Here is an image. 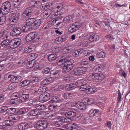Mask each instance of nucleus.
Listing matches in <instances>:
<instances>
[{
  "label": "nucleus",
  "mask_w": 130,
  "mask_h": 130,
  "mask_svg": "<svg viewBox=\"0 0 130 130\" xmlns=\"http://www.w3.org/2000/svg\"><path fill=\"white\" fill-rule=\"evenodd\" d=\"M8 118L11 120L5 121L3 123V126L0 125V129L7 130V126H11L13 124L14 122L12 120H17L20 118L19 116L16 115L10 116Z\"/></svg>",
  "instance_id": "obj_1"
},
{
  "label": "nucleus",
  "mask_w": 130,
  "mask_h": 130,
  "mask_svg": "<svg viewBox=\"0 0 130 130\" xmlns=\"http://www.w3.org/2000/svg\"><path fill=\"white\" fill-rule=\"evenodd\" d=\"M86 67H80L74 68L73 71L74 74L76 76L81 75L85 74L86 72Z\"/></svg>",
  "instance_id": "obj_2"
},
{
  "label": "nucleus",
  "mask_w": 130,
  "mask_h": 130,
  "mask_svg": "<svg viewBox=\"0 0 130 130\" xmlns=\"http://www.w3.org/2000/svg\"><path fill=\"white\" fill-rule=\"evenodd\" d=\"M47 122L46 120H40L37 123L36 126V128L39 130H43L48 125Z\"/></svg>",
  "instance_id": "obj_3"
},
{
  "label": "nucleus",
  "mask_w": 130,
  "mask_h": 130,
  "mask_svg": "<svg viewBox=\"0 0 130 130\" xmlns=\"http://www.w3.org/2000/svg\"><path fill=\"white\" fill-rule=\"evenodd\" d=\"M85 38H87L89 41L91 42H96L99 39V37L93 32L86 35Z\"/></svg>",
  "instance_id": "obj_4"
},
{
  "label": "nucleus",
  "mask_w": 130,
  "mask_h": 130,
  "mask_svg": "<svg viewBox=\"0 0 130 130\" xmlns=\"http://www.w3.org/2000/svg\"><path fill=\"white\" fill-rule=\"evenodd\" d=\"M67 108H64L61 109L60 112L61 114L65 115L67 117H73L76 115L75 112L70 111L68 112L66 111Z\"/></svg>",
  "instance_id": "obj_5"
},
{
  "label": "nucleus",
  "mask_w": 130,
  "mask_h": 130,
  "mask_svg": "<svg viewBox=\"0 0 130 130\" xmlns=\"http://www.w3.org/2000/svg\"><path fill=\"white\" fill-rule=\"evenodd\" d=\"M3 12L6 14L9 12L11 8V4L9 1H6L3 3L1 6Z\"/></svg>",
  "instance_id": "obj_6"
},
{
  "label": "nucleus",
  "mask_w": 130,
  "mask_h": 130,
  "mask_svg": "<svg viewBox=\"0 0 130 130\" xmlns=\"http://www.w3.org/2000/svg\"><path fill=\"white\" fill-rule=\"evenodd\" d=\"M18 126L20 130H25L29 128H31L32 127L31 123L22 122L18 124Z\"/></svg>",
  "instance_id": "obj_7"
},
{
  "label": "nucleus",
  "mask_w": 130,
  "mask_h": 130,
  "mask_svg": "<svg viewBox=\"0 0 130 130\" xmlns=\"http://www.w3.org/2000/svg\"><path fill=\"white\" fill-rule=\"evenodd\" d=\"M21 43V40L18 38H15L10 41V47L15 48L18 46Z\"/></svg>",
  "instance_id": "obj_8"
},
{
  "label": "nucleus",
  "mask_w": 130,
  "mask_h": 130,
  "mask_svg": "<svg viewBox=\"0 0 130 130\" xmlns=\"http://www.w3.org/2000/svg\"><path fill=\"white\" fill-rule=\"evenodd\" d=\"M73 65L71 60H68L64 65V67L63 69V72H67L73 69Z\"/></svg>",
  "instance_id": "obj_9"
},
{
  "label": "nucleus",
  "mask_w": 130,
  "mask_h": 130,
  "mask_svg": "<svg viewBox=\"0 0 130 130\" xmlns=\"http://www.w3.org/2000/svg\"><path fill=\"white\" fill-rule=\"evenodd\" d=\"M62 127L68 130H72L78 128V125L75 123H69L66 125H63Z\"/></svg>",
  "instance_id": "obj_10"
},
{
  "label": "nucleus",
  "mask_w": 130,
  "mask_h": 130,
  "mask_svg": "<svg viewBox=\"0 0 130 130\" xmlns=\"http://www.w3.org/2000/svg\"><path fill=\"white\" fill-rule=\"evenodd\" d=\"M50 98V94L49 93H45L40 96L39 98V101L40 102L43 103L47 101Z\"/></svg>",
  "instance_id": "obj_11"
},
{
  "label": "nucleus",
  "mask_w": 130,
  "mask_h": 130,
  "mask_svg": "<svg viewBox=\"0 0 130 130\" xmlns=\"http://www.w3.org/2000/svg\"><path fill=\"white\" fill-rule=\"evenodd\" d=\"M80 91H85L86 93L87 94L90 93L92 90V89H90V86L88 85L84 84L79 87Z\"/></svg>",
  "instance_id": "obj_12"
},
{
  "label": "nucleus",
  "mask_w": 130,
  "mask_h": 130,
  "mask_svg": "<svg viewBox=\"0 0 130 130\" xmlns=\"http://www.w3.org/2000/svg\"><path fill=\"white\" fill-rule=\"evenodd\" d=\"M32 11V8H27L23 13V16L25 18L30 17L33 15Z\"/></svg>",
  "instance_id": "obj_13"
},
{
  "label": "nucleus",
  "mask_w": 130,
  "mask_h": 130,
  "mask_svg": "<svg viewBox=\"0 0 130 130\" xmlns=\"http://www.w3.org/2000/svg\"><path fill=\"white\" fill-rule=\"evenodd\" d=\"M41 5V2L40 1H31L29 4V7L27 8H29L32 9V11L33 10V7H37L40 6Z\"/></svg>",
  "instance_id": "obj_14"
},
{
  "label": "nucleus",
  "mask_w": 130,
  "mask_h": 130,
  "mask_svg": "<svg viewBox=\"0 0 130 130\" xmlns=\"http://www.w3.org/2000/svg\"><path fill=\"white\" fill-rule=\"evenodd\" d=\"M63 7V6L61 4L57 3L56 4L55 6L51 9L53 13H57L59 12L61 10Z\"/></svg>",
  "instance_id": "obj_15"
},
{
  "label": "nucleus",
  "mask_w": 130,
  "mask_h": 130,
  "mask_svg": "<svg viewBox=\"0 0 130 130\" xmlns=\"http://www.w3.org/2000/svg\"><path fill=\"white\" fill-rule=\"evenodd\" d=\"M83 25L78 22L74 23L71 26L74 32H75L76 30H78L80 27L84 28Z\"/></svg>",
  "instance_id": "obj_16"
},
{
  "label": "nucleus",
  "mask_w": 130,
  "mask_h": 130,
  "mask_svg": "<svg viewBox=\"0 0 130 130\" xmlns=\"http://www.w3.org/2000/svg\"><path fill=\"white\" fill-rule=\"evenodd\" d=\"M74 106L82 110H85L86 108V105L83 103L80 102H74Z\"/></svg>",
  "instance_id": "obj_17"
},
{
  "label": "nucleus",
  "mask_w": 130,
  "mask_h": 130,
  "mask_svg": "<svg viewBox=\"0 0 130 130\" xmlns=\"http://www.w3.org/2000/svg\"><path fill=\"white\" fill-rule=\"evenodd\" d=\"M21 32V28L19 27H17L13 28L11 31L10 34L13 36H15L20 34Z\"/></svg>",
  "instance_id": "obj_18"
},
{
  "label": "nucleus",
  "mask_w": 130,
  "mask_h": 130,
  "mask_svg": "<svg viewBox=\"0 0 130 130\" xmlns=\"http://www.w3.org/2000/svg\"><path fill=\"white\" fill-rule=\"evenodd\" d=\"M20 15L19 13L14 15L10 19L11 25H14L17 23L18 21Z\"/></svg>",
  "instance_id": "obj_19"
},
{
  "label": "nucleus",
  "mask_w": 130,
  "mask_h": 130,
  "mask_svg": "<svg viewBox=\"0 0 130 130\" xmlns=\"http://www.w3.org/2000/svg\"><path fill=\"white\" fill-rule=\"evenodd\" d=\"M103 75L102 74H94L93 81L95 82H98L101 81L102 79H103Z\"/></svg>",
  "instance_id": "obj_20"
},
{
  "label": "nucleus",
  "mask_w": 130,
  "mask_h": 130,
  "mask_svg": "<svg viewBox=\"0 0 130 130\" xmlns=\"http://www.w3.org/2000/svg\"><path fill=\"white\" fill-rule=\"evenodd\" d=\"M22 79V77L20 76H15L12 77L10 79L11 82L16 83L20 82Z\"/></svg>",
  "instance_id": "obj_21"
},
{
  "label": "nucleus",
  "mask_w": 130,
  "mask_h": 130,
  "mask_svg": "<svg viewBox=\"0 0 130 130\" xmlns=\"http://www.w3.org/2000/svg\"><path fill=\"white\" fill-rule=\"evenodd\" d=\"M36 102L34 101L31 103L32 105L34 106L35 108L39 110H43L45 108L44 105H42L40 104H36Z\"/></svg>",
  "instance_id": "obj_22"
},
{
  "label": "nucleus",
  "mask_w": 130,
  "mask_h": 130,
  "mask_svg": "<svg viewBox=\"0 0 130 130\" xmlns=\"http://www.w3.org/2000/svg\"><path fill=\"white\" fill-rule=\"evenodd\" d=\"M77 87L76 83H71L67 84L65 87L66 89L67 90H72Z\"/></svg>",
  "instance_id": "obj_23"
},
{
  "label": "nucleus",
  "mask_w": 130,
  "mask_h": 130,
  "mask_svg": "<svg viewBox=\"0 0 130 130\" xmlns=\"http://www.w3.org/2000/svg\"><path fill=\"white\" fill-rule=\"evenodd\" d=\"M41 21L40 19L37 20L33 22L32 24V26L34 29L38 28L40 26Z\"/></svg>",
  "instance_id": "obj_24"
},
{
  "label": "nucleus",
  "mask_w": 130,
  "mask_h": 130,
  "mask_svg": "<svg viewBox=\"0 0 130 130\" xmlns=\"http://www.w3.org/2000/svg\"><path fill=\"white\" fill-rule=\"evenodd\" d=\"M58 75V71L56 70H53L50 72L51 78V79H55L57 77Z\"/></svg>",
  "instance_id": "obj_25"
},
{
  "label": "nucleus",
  "mask_w": 130,
  "mask_h": 130,
  "mask_svg": "<svg viewBox=\"0 0 130 130\" xmlns=\"http://www.w3.org/2000/svg\"><path fill=\"white\" fill-rule=\"evenodd\" d=\"M29 94H25L24 92L21 95L20 99L22 102H25L27 101L29 98Z\"/></svg>",
  "instance_id": "obj_26"
},
{
  "label": "nucleus",
  "mask_w": 130,
  "mask_h": 130,
  "mask_svg": "<svg viewBox=\"0 0 130 130\" xmlns=\"http://www.w3.org/2000/svg\"><path fill=\"white\" fill-rule=\"evenodd\" d=\"M73 17L71 15L67 16L64 18L63 21L64 23L68 24L72 21Z\"/></svg>",
  "instance_id": "obj_27"
},
{
  "label": "nucleus",
  "mask_w": 130,
  "mask_h": 130,
  "mask_svg": "<svg viewBox=\"0 0 130 130\" xmlns=\"http://www.w3.org/2000/svg\"><path fill=\"white\" fill-rule=\"evenodd\" d=\"M61 99H60L59 97L57 96H54L53 97L51 100L49 101V102L51 103H59L61 102Z\"/></svg>",
  "instance_id": "obj_28"
},
{
  "label": "nucleus",
  "mask_w": 130,
  "mask_h": 130,
  "mask_svg": "<svg viewBox=\"0 0 130 130\" xmlns=\"http://www.w3.org/2000/svg\"><path fill=\"white\" fill-rule=\"evenodd\" d=\"M99 111V110L98 109H92L89 111V115L90 116L92 117L95 116Z\"/></svg>",
  "instance_id": "obj_29"
},
{
  "label": "nucleus",
  "mask_w": 130,
  "mask_h": 130,
  "mask_svg": "<svg viewBox=\"0 0 130 130\" xmlns=\"http://www.w3.org/2000/svg\"><path fill=\"white\" fill-rule=\"evenodd\" d=\"M57 57V55L55 54H52L48 55V59L50 62L55 60Z\"/></svg>",
  "instance_id": "obj_30"
},
{
  "label": "nucleus",
  "mask_w": 130,
  "mask_h": 130,
  "mask_svg": "<svg viewBox=\"0 0 130 130\" xmlns=\"http://www.w3.org/2000/svg\"><path fill=\"white\" fill-rule=\"evenodd\" d=\"M64 80L67 82H72L74 80V77L72 76L66 75L63 77Z\"/></svg>",
  "instance_id": "obj_31"
},
{
  "label": "nucleus",
  "mask_w": 130,
  "mask_h": 130,
  "mask_svg": "<svg viewBox=\"0 0 130 130\" xmlns=\"http://www.w3.org/2000/svg\"><path fill=\"white\" fill-rule=\"evenodd\" d=\"M15 73L14 72H10L6 74L4 76V78L7 80H8Z\"/></svg>",
  "instance_id": "obj_32"
},
{
  "label": "nucleus",
  "mask_w": 130,
  "mask_h": 130,
  "mask_svg": "<svg viewBox=\"0 0 130 130\" xmlns=\"http://www.w3.org/2000/svg\"><path fill=\"white\" fill-rule=\"evenodd\" d=\"M28 111V109L27 108H23L18 110L17 111V112L18 115H21L26 113Z\"/></svg>",
  "instance_id": "obj_33"
},
{
  "label": "nucleus",
  "mask_w": 130,
  "mask_h": 130,
  "mask_svg": "<svg viewBox=\"0 0 130 130\" xmlns=\"http://www.w3.org/2000/svg\"><path fill=\"white\" fill-rule=\"evenodd\" d=\"M83 50L82 48H80L77 50L75 51L73 53V56L77 57L83 52Z\"/></svg>",
  "instance_id": "obj_34"
},
{
  "label": "nucleus",
  "mask_w": 130,
  "mask_h": 130,
  "mask_svg": "<svg viewBox=\"0 0 130 130\" xmlns=\"http://www.w3.org/2000/svg\"><path fill=\"white\" fill-rule=\"evenodd\" d=\"M37 114V118L38 119H41L43 118L46 114V112L44 111H38Z\"/></svg>",
  "instance_id": "obj_35"
},
{
  "label": "nucleus",
  "mask_w": 130,
  "mask_h": 130,
  "mask_svg": "<svg viewBox=\"0 0 130 130\" xmlns=\"http://www.w3.org/2000/svg\"><path fill=\"white\" fill-rule=\"evenodd\" d=\"M29 35L31 37L32 40L34 41V42H37L38 41L39 39L37 37V34L35 32H31L30 33Z\"/></svg>",
  "instance_id": "obj_36"
},
{
  "label": "nucleus",
  "mask_w": 130,
  "mask_h": 130,
  "mask_svg": "<svg viewBox=\"0 0 130 130\" xmlns=\"http://www.w3.org/2000/svg\"><path fill=\"white\" fill-rule=\"evenodd\" d=\"M86 81L84 79H82L78 80L75 83L77 87H80L84 84H85Z\"/></svg>",
  "instance_id": "obj_37"
},
{
  "label": "nucleus",
  "mask_w": 130,
  "mask_h": 130,
  "mask_svg": "<svg viewBox=\"0 0 130 130\" xmlns=\"http://www.w3.org/2000/svg\"><path fill=\"white\" fill-rule=\"evenodd\" d=\"M68 60L65 58L58 60L57 61V64L58 66L64 65Z\"/></svg>",
  "instance_id": "obj_38"
},
{
  "label": "nucleus",
  "mask_w": 130,
  "mask_h": 130,
  "mask_svg": "<svg viewBox=\"0 0 130 130\" xmlns=\"http://www.w3.org/2000/svg\"><path fill=\"white\" fill-rule=\"evenodd\" d=\"M16 111V109L15 108H11L7 109L6 108V113L8 115L14 114Z\"/></svg>",
  "instance_id": "obj_39"
},
{
  "label": "nucleus",
  "mask_w": 130,
  "mask_h": 130,
  "mask_svg": "<svg viewBox=\"0 0 130 130\" xmlns=\"http://www.w3.org/2000/svg\"><path fill=\"white\" fill-rule=\"evenodd\" d=\"M30 83V81L25 80L21 82L20 84V85L22 87H24L29 85Z\"/></svg>",
  "instance_id": "obj_40"
},
{
  "label": "nucleus",
  "mask_w": 130,
  "mask_h": 130,
  "mask_svg": "<svg viewBox=\"0 0 130 130\" xmlns=\"http://www.w3.org/2000/svg\"><path fill=\"white\" fill-rule=\"evenodd\" d=\"M10 41L8 39H6L2 41L1 43V46L4 47L9 45L10 46Z\"/></svg>",
  "instance_id": "obj_41"
},
{
  "label": "nucleus",
  "mask_w": 130,
  "mask_h": 130,
  "mask_svg": "<svg viewBox=\"0 0 130 130\" xmlns=\"http://www.w3.org/2000/svg\"><path fill=\"white\" fill-rule=\"evenodd\" d=\"M35 20L34 18H29L26 21V25L28 26H29L31 24L32 25L33 22Z\"/></svg>",
  "instance_id": "obj_42"
},
{
  "label": "nucleus",
  "mask_w": 130,
  "mask_h": 130,
  "mask_svg": "<svg viewBox=\"0 0 130 130\" xmlns=\"http://www.w3.org/2000/svg\"><path fill=\"white\" fill-rule=\"evenodd\" d=\"M26 1V0H13V5L15 7H16L18 6L20 3L24 2Z\"/></svg>",
  "instance_id": "obj_43"
},
{
  "label": "nucleus",
  "mask_w": 130,
  "mask_h": 130,
  "mask_svg": "<svg viewBox=\"0 0 130 130\" xmlns=\"http://www.w3.org/2000/svg\"><path fill=\"white\" fill-rule=\"evenodd\" d=\"M85 103L88 105H91L94 103V100L93 98H90L86 99Z\"/></svg>",
  "instance_id": "obj_44"
},
{
  "label": "nucleus",
  "mask_w": 130,
  "mask_h": 130,
  "mask_svg": "<svg viewBox=\"0 0 130 130\" xmlns=\"http://www.w3.org/2000/svg\"><path fill=\"white\" fill-rule=\"evenodd\" d=\"M51 78H46L43 79L41 82V83L43 85H46L50 84L51 82Z\"/></svg>",
  "instance_id": "obj_45"
},
{
  "label": "nucleus",
  "mask_w": 130,
  "mask_h": 130,
  "mask_svg": "<svg viewBox=\"0 0 130 130\" xmlns=\"http://www.w3.org/2000/svg\"><path fill=\"white\" fill-rule=\"evenodd\" d=\"M105 53L102 51L96 54V56L99 58H103L105 57Z\"/></svg>",
  "instance_id": "obj_46"
},
{
  "label": "nucleus",
  "mask_w": 130,
  "mask_h": 130,
  "mask_svg": "<svg viewBox=\"0 0 130 130\" xmlns=\"http://www.w3.org/2000/svg\"><path fill=\"white\" fill-rule=\"evenodd\" d=\"M38 89L39 90V92L41 94L45 92L46 91L47 89L46 87L42 86L39 88Z\"/></svg>",
  "instance_id": "obj_47"
},
{
  "label": "nucleus",
  "mask_w": 130,
  "mask_h": 130,
  "mask_svg": "<svg viewBox=\"0 0 130 130\" xmlns=\"http://www.w3.org/2000/svg\"><path fill=\"white\" fill-rule=\"evenodd\" d=\"M72 50V49L70 46H68L66 47L63 49V53H68L71 52Z\"/></svg>",
  "instance_id": "obj_48"
},
{
  "label": "nucleus",
  "mask_w": 130,
  "mask_h": 130,
  "mask_svg": "<svg viewBox=\"0 0 130 130\" xmlns=\"http://www.w3.org/2000/svg\"><path fill=\"white\" fill-rule=\"evenodd\" d=\"M38 111L36 109H33L31 110L29 113V115L32 116H37Z\"/></svg>",
  "instance_id": "obj_49"
},
{
  "label": "nucleus",
  "mask_w": 130,
  "mask_h": 130,
  "mask_svg": "<svg viewBox=\"0 0 130 130\" xmlns=\"http://www.w3.org/2000/svg\"><path fill=\"white\" fill-rule=\"evenodd\" d=\"M81 64L84 66H88L89 64V62L86 59H84L81 62Z\"/></svg>",
  "instance_id": "obj_50"
},
{
  "label": "nucleus",
  "mask_w": 130,
  "mask_h": 130,
  "mask_svg": "<svg viewBox=\"0 0 130 130\" xmlns=\"http://www.w3.org/2000/svg\"><path fill=\"white\" fill-rule=\"evenodd\" d=\"M61 120L62 124L64 123H67L70 122L71 121V119L69 118H66L65 117L61 118Z\"/></svg>",
  "instance_id": "obj_51"
},
{
  "label": "nucleus",
  "mask_w": 130,
  "mask_h": 130,
  "mask_svg": "<svg viewBox=\"0 0 130 130\" xmlns=\"http://www.w3.org/2000/svg\"><path fill=\"white\" fill-rule=\"evenodd\" d=\"M39 63H37L36 62H34L33 64V66H30V68H34V69L35 70H39Z\"/></svg>",
  "instance_id": "obj_52"
},
{
  "label": "nucleus",
  "mask_w": 130,
  "mask_h": 130,
  "mask_svg": "<svg viewBox=\"0 0 130 130\" xmlns=\"http://www.w3.org/2000/svg\"><path fill=\"white\" fill-rule=\"evenodd\" d=\"M59 113H57V112H52V113L50 115V117H54V118H59V116L58 115Z\"/></svg>",
  "instance_id": "obj_53"
},
{
  "label": "nucleus",
  "mask_w": 130,
  "mask_h": 130,
  "mask_svg": "<svg viewBox=\"0 0 130 130\" xmlns=\"http://www.w3.org/2000/svg\"><path fill=\"white\" fill-rule=\"evenodd\" d=\"M7 32H5L4 31H2L0 32V38L3 37V38H8L9 36L7 35Z\"/></svg>",
  "instance_id": "obj_54"
},
{
  "label": "nucleus",
  "mask_w": 130,
  "mask_h": 130,
  "mask_svg": "<svg viewBox=\"0 0 130 130\" xmlns=\"http://www.w3.org/2000/svg\"><path fill=\"white\" fill-rule=\"evenodd\" d=\"M63 88L61 85L59 84H57L55 86L54 88L55 90L57 91L58 90L63 89Z\"/></svg>",
  "instance_id": "obj_55"
},
{
  "label": "nucleus",
  "mask_w": 130,
  "mask_h": 130,
  "mask_svg": "<svg viewBox=\"0 0 130 130\" xmlns=\"http://www.w3.org/2000/svg\"><path fill=\"white\" fill-rule=\"evenodd\" d=\"M94 74L90 73L87 75V79L90 81H93Z\"/></svg>",
  "instance_id": "obj_56"
},
{
  "label": "nucleus",
  "mask_w": 130,
  "mask_h": 130,
  "mask_svg": "<svg viewBox=\"0 0 130 130\" xmlns=\"http://www.w3.org/2000/svg\"><path fill=\"white\" fill-rule=\"evenodd\" d=\"M19 94L18 93L16 92L12 93L11 95V97L13 99L17 100L18 99L19 97Z\"/></svg>",
  "instance_id": "obj_57"
},
{
  "label": "nucleus",
  "mask_w": 130,
  "mask_h": 130,
  "mask_svg": "<svg viewBox=\"0 0 130 130\" xmlns=\"http://www.w3.org/2000/svg\"><path fill=\"white\" fill-rule=\"evenodd\" d=\"M14 57V56H13L11 55L7 54L6 58V60L7 59L10 61H14L15 60Z\"/></svg>",
  "instance_id": "obj_58"
},
{
  "label": "nucleus",
  "mask_w": 130,
  "mask_h": 130,
  "mask_svg": "<svg viewBox=\"0 0 130 130\" xmlns=\"http://www.w3.org/2000/svg\"><path fill=\"white\" fill-rule=\"evenodd\" d=\"M58 18H57L56 19H55L52 21V24L53 25H54V24L55 23L56 24V25L57 26H58L61 23V22H59V21H58Z\"/></svg>",
  "instance_id": "obj_59"
},
{
  "label": "nucleus",
  "mask_w": 130,
  "mask_h": 130,
  "mask_svg": "<svg viewBox=\"0 0 130 130\" xmlns=\"http://www.w3.org/2000/svg\"><path fill=\"white\" fill-rule=\"evenodd\" d=\"M76 115H75L73 117L74 120H78L82 118V116L80 115L77 114L76 112H75Z\"/></svg>",
  "instance_id": "obj_60"
},
{
  "label": "nucleus",
  "mask_w": 130,
  "mask_h": 130,
  "mask_svg": "<svg viewBox=\"0 0 130 130\" xmlns=\"http://www.w3.org/2000/svg\"><path fill=\"white\" fill-rule=\"evenodd\" d=\"M10 103L11 105H15L18 104L19 102H17V100L12 98L10 101Z\"/></svg>",
  "instance_id": "obj_61"
},
{
  "label": "nucleus",
  "mask_w": 130,
  "mask_h": 130,
  "mask_svg": "<svg viewBox=\"0 0 130 130\" xmlns=\"http://www.w3.org/2000/svg\"><path fill=\"white\" fill-rule=\"evenodd\" d=\"M7 55V54L6 53H4L0 57V59L1 61H3L4 60H6V56Z\"/></svg>",
  "instance_id": "obj_62"
},
{
  "label": "nucleus",
  "mask_w": 130,
  "mask_h": 130,
  "mask_svg": "<svg viewBox=\"0 0 130 130\" xmlns=\"http://www.w3.org/2000/svg\"><path fill=\"white\" fill-rule=\"evenodd\" d=\"M49 109L52 111H54L56 109V106L53 104H50L48 107Z\"/></svg>",
  "instance_id": "obj_63"
},
{
  "label": "nucleus",
  "mask_w": 130,
  "mask_h": 130,
  "mask_svg": "<svg viewBox=\"0 0 130 130\" xmlns=\"http://www.w3.org/2000/svg\"><path fill=\"white\" fill-rule=\"evenodd\" d=\"M50 71V69L49 68H45L42 70V73L43 74H47L49 73Z\"/></svg>",
  "instance_id": "obj_64"
}]
</instances>
